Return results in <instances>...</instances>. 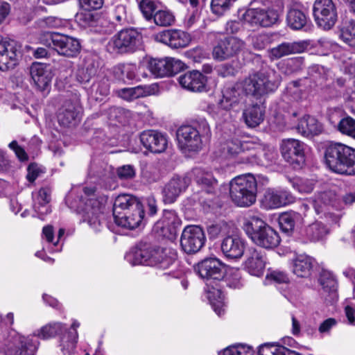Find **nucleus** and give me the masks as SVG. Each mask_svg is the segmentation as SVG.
<instances>
[{"label":"nucleus","instance_id":"1","mask_svg":"<svg viewBox=\"0 0 355 355\" xmlns=\"http://www.w3.org/2000/svg\"><path fill=\"white\" fill-rule=\"evenodd\" d=\"M281 83V76L274 69L267 67L250 74L242 81V87L246 95L256 99L274 92Z\"/></svg>","mask_w":355,"mask_h":355},{"label":"nucleus","instance_id":"2","mask_svg":"<svg viewBox=\"0 0 355 355\" xmlns=\"http://www.w3.org/2000/svg\"><path fill=\"white\" fill-rule=\"evenodd\" d=\"M107 197L96 193L94 187H84L78 206V213L82 216L83 222L87 223L96 232L101 231L103 224L101 215L107 202Z\"/></svg>","mask_w":355,"mask_h":355},{"label":"nucleus","instance_id":"3","mask_svg":"<svg viewBox=\"0 0 355 355\" xmlns=\"http://www.w3.org/2000/svg\"><path fill=\"white\" fill-rule=\"evenodd\" d=\"M325 163L334 173L355 175V149L342 143H331L324 152Z\"/></svg>","mask_w":355,"mask_h":355},{"label":"nucleus","instance_id":"4","mask_svg":"<svg viewBox=\"0 0 355 355\" xmlns=\"http://www.w3.org/2000/svg\"><path fill=\"white\" fill-rule=\"evenodd\" d=\"M243 229L252 241L257 245L270 249L280 243L279 234L265 221L257 216H252L243 224Z\"/></svg>","mask_w":355,"mask_h":355},{"label":"nucleus","instance_id":"5","mask_svg":"<svg viewBox=\"0 0 355 355\" xmlns=\"http://www.w3.org/2000/svg\"><path fill=\"white\" fill-rule=\"evenodd\" d=\"M257 182L251 173L239 175L230 184L232 200L238 206L249 207L256 201Z\"/></svg>","mask_w":355,"mask_h":355},{"label":"nucleus","instance_id":"6","mask_svg":"<svg viewBox=\"0 0 355 355\" xmlns=\"http://www.w3.org/2000/svg\"><path fill=\"white\" fill-rule=\"evenodd\" d=\"M284 10L282 0H275L273 3L266 8H250L243 15V20L252 27H269L279 20Z\"/></svg>","mask_w":355,"mask_h":355},{"label":"nucleus","instance_id":"7","mask_svg":"<svg viewBox=\"0 0 355 355\" xmlns=\"http://www.w3.org/2000/svg\"><path fill=\"white\" fill-rule=\"evenodd\" d=\"M40 44L52 48L57 53L67 58H74L80 53V44L79 41L67 35L55 32H44L40 34Z\"/></svg>","mask_w":355,"mask_h":355},{"label":"nucleus","instance_id":"8","mask_svg":"<svg viewBox=\"0 0 355 355\" xmlns=\"http://www.w3.org/2000/svg\"><path fill=\"white\" fill-rule=\"evenodd\" d=\"M78 327L79 323L74 322L71 324V329L67 331L66 327L62 323H51L42 327L37 335L39 338L48 339L64 331L60 337V346L63 354L69 355L76 348L78 339L76 328Z\"/></svg>","mask_w":355,"mask_h":355},{"label":"nucleus","instance_id":"9","mask_svg":"<svg viewBox=\"0 0 355 355\" xmlns=\"http://www.w3.org/2000/svg\"><path fill=\"white\" fill-rule=\"evenodd\" d=\"M178 144L181 149L198 151L202 148V137L210 136L209 126L202 121L198 128L193 125H182L177 132Z\"/></svg>","mask_w":355,"mask_h":355},{"label":"nucleus","instance_id":"10","mask_svg":"<svg viewBox=\"0 0 355 355\" xmlns=\"http://www.w3.org/2000/svg\"><path fill=\"white\" fill-rule=\"evenodd\" d=\"M141 36L134 28H125L115 34L108 42L107 51L114 54L133 52L141 42Z\"/></svg>","mask_w":355,"mask_h":355},{"label":"nucleus","instance_id":"11","mask_svg":"<svg viewBox=\"0 0 355 355\" xmlns=\"http://www.w3.org/2000/svg\"><path fill=\"white\" fill-rule=\"evenodd\" d=\"M313 13L316 24L324 30L331 29L338 19L337 8L333 0H315Z\"/></svg>","mask_w":355,"mask_h":355},{"label":"nucleus","instance_id":"12","mask_svg":"<svg viewBox=\"0 0 355 355\" xmlns=\"http://www.w3.org/2000/svg\"><path fill=\"white\" fill-rule=\"evenodd\" d=\"M206 237L203 230L198 225H188L182 232L180 246L187 254H191L199 252L204 246Z\"/></svg>","mask_w":355,"mask_h":355},{"label":"nucleus","instance_id":"13","mask_svg":"<svg viewBox=\"0 0 355 355\" xmlns=\"http://www.w3.org/2000/svg\"><path fill=\"white\" fill-rule=\"evenodd\" d=\"M245 46L244 41L237 37H226L220 40L214 47L212 55L214 59L223 61L236 56Z\"/></svg>","mask_w":355,"mask_h":355},{"label":"nucleus","instance_id":"14","mask_svg":"<svg viewBox=\"0 0 355 355\" xmlns=\"http://www.w3.org/2000/svg\"><path fill=\"white\" fill-rule=\"evenodd\" d=\"M20 46L0 35V71L13 69L18 64Z\"/></svg>","mask_w":355,"mask_h":355},{"label":"nucleus","instance_id":"15","mask_svg":"<svg viewBox=\"0 0 355 355\" xmlns=\"http://www.w3.org/2000/svg\"><path fill=\"white\" fill-rule=\"evenodd\" d=\"M181 223L174 211L164 210L162 218L155 223L153 230L157 236L172 240L175 239Z\"/></svg>","mask_w":355,"mask_h":355},{"label":"nucleus","instance_id":"16","mask_svg":"<svg viewBox=\"0 0 355 355\" xmlns=\"http://www.w3.org/2000/svg\"><path fill=\"white\" fill-rule=\"evenodd\" d=\"M280 150L284 159L293 167H301L304 163V146L300 141L295 139H284Z\"/></svg>","mask_w":355,"mask_h":355},{"label":"nucleus","instance_id":"17","mask_svg":"<svg viewBox=\"0 0 355 355\" xmlns=\"http://www.w3.org/2000/svg\"><path fill=\"white\" fill-rule=\"evenodd\" d=\"M184 64L173 58L151 59L148 69L157 77L171 76L183 69Z\"/></svg>","mask_w":355,"mask_h":355},{"label":"nucleus","instance_id":"18","mask_svg":"<svg viewBox=\"0 0 355 355\" xmlns=\"http://www.w3.org/2000/svg\"><path fill=\"white\" fill-rule=\"evenodd\" d=\"M154 39L158 42L168 45L173 49L184 48L190 42V36L184 31L169 29L157 33Z\"/></svg>","mask_w":355,"mask_h":355},{"label":"nucleus","instance_id":"19","mask_svg":"<svg viewBox=\"0 0 355 355\" xmlns=\"http://www.w3.org/2000/svg\"><path fill=\"white\" fill-rule=\"evenodd\" d=\"M82 108L77 99L66 101L60 108L58 119L63 126L75 125L80 121Z\"/></svg>","mask_w":355,"mask_h":355},{"label":"nucleus","instance_id":"20","mask_svg":"<svg viewBox=\"0 0 355 355\" xmlns=\"http://www.w3.org/2000/svg\"><path fill=\"white\" fill-rule=\"evenodd\" d=\"M196 272L200 277L207 280H221L225 275L223 265L216 258H208L198 263Z\"/></svg>","mask_w":355,"mask_h":355},{"label":"nucleus","instance_id":"21","mask_svg":"<svg viewBox=\"0 0 355 355\" xmlns=\"http://www.w3.org/2000/svg\"><path fill=\"white\" fill-rule=\"evenodd\" d=\"M294 200L295 197L286 190L268 189L264 193L261 205L266 209H272L291 204Z\"/></svg>","mask_w":355,"mask_h":355},{"label":"nucleus","instance_id":"22","mask_svg":"<svg viewBox=\"0 0 355 355\" xmlns=\"http://www.w3.org/2000/svg\"><path fill=\"white\" fill-rule=\"evenodd\" d=\"M190 182V179L187 176H173L162 189L164 202H174L180 194L187 189Z\"/></svg>","mask_w":355,"mask_h":355},{"label":"nucleus","instance_id":"23","mask_svg":"<svg viewBox=\"0 0 355 355\" xmlns=\"http://www.w3.org/2000/svg\"><path fill=\"white\" fill-rule=\"evenodd\" d=\"M260 146L255 140L241 141L238 138L227 140L222 146L223 153L227 158H234L246 151L254 150Z\"/></svg>","mask_w":355,"mask_h":355},{"label":"nucleus","instance_id":"24","mask_svg":"<svg viewBox=\"0 0 355 355\" xmlns=\"http://www.w3.org/2000/svg\"><path fill=\"white\" fill-rule=\"evenodd\" d=\"M142 145L152 153L164 152L168 145V139L165 135L156 130L144 131L140 135Z\"/></svg>","mask_w":355,"mask_h":355},{"label":"nucleus","instance_id":"25","mask_svg":"<svg viewBox=\"0 0 355 355\" xmlns=\"http://www.w3.org/2000/svg\"><path fill=\"white\" fill-rule=\"evenodd\" d=\"M149 266L160 269L169 268L176 259V252L168 248H149Z\"/></svg>","mask_w":355,"mask_h":355},{"label":"nucleus","instance_id":"26","mask_svg":"<svg viewBox=\"0 0 355 355\" xmlns=\"http://www.w3.org/2000/svg\"><path fill=\"white\" fill-rule=\"evenodd\" d=\"M243 89L242 82L234 85L226 86L222 91L223 98L219 101V105L224 110H230L243 103Z\"/></svg>","mask_w":355,"mask_h":355},{"label":"nucleus","instance_id":"27","mask_svg":"<svg viewBox=\"0 0 355 355\" xmlns=\"http://www.w3.org/2000/svg\"><path fill=\"white\" fill-rule=\"evenodd\" d=\"M178 83L184 89L195 92L205 90L207 78L199 71H187L178 77Z\"/></svg>","mask_w":355,"mask_h":355},{"label":"nucleus","instance_id":"28","mask_svg":"<svg viewBox=\"0 0 355 355\" xmlns=\"http://www.w3.org/2000/svg\"><path fill=\"white\" fill-rule=\"evenodd\" d=\"M221 250L228 259H240L245 251V243L236 236H228L221 243Z\"/></svg>","mask_w":355,"mask_h":355},{"label":"nucleus","instance_id":"29","mask_svg":"<svg viewBox=\"0 0 355 355\" xmlns=\"http://www.w3.org/2000/svg\"><path fill=\"white\" fill-rule=\"evenodd\" d=\"M307 45L305 41L283 42L270 50V57L272 59H279L291 54L300 53L306 49Z\"/></svg>","mask_w":355,"mask_h":355},{"label":"nucleus","instance_id":"30","mask_svg":"<svg viewBox=\"0 0 355 355\" xmlns=\"http://www.w3.org/2000/svg\"><path fill=\"white\" fill-rule=\"evenodd\" d=\"M31 78L40 91L46 90L50 85L52 75L49 67L42 63H33L31 67Z\"/></svg>","mask_w":355,"mask_h":355},{"label":"nucleus","instance_id":"31","mask_svg":"<svg viewBox=\"0 0 355 355\" xmlns=\"http://www.w3.org/2000/svg\"><path fill=\"white\" fill-rule=\"evenodd\" d=\"M244 266L245 270L251 275L261 276L265 268V261L262 253L255 248L249 249Z\"/></svg>","mask_w":355,"mask_h":355},{"label":"nucleus","instance_id":"32","mask_svg":"<svg viewBox=\"0 0 355 355\" xmlns=\"http://www.w3.org/2000/svg\"><path fill=\"white\" fill-rule=\"evenodd\" d=\"M114 218V222L119 226L130 230L137 228L141 223L144 218V209L141 205L135 209Z\"/></svg>","mask_w":355,"mask_h":355},{"label":"nucleus","instance_id":"33","mask_svg":"<svg viewBox=\"0 0 355 355\" xmlns=\"http://www.w3.org/2000/svg\"><path fill=\"white\" fill-rule=\"evenodd\" d=\"M141 205H142L139 200L132 195H119L115 198L113 205L114 218L128 212L127 211H131L132 209H135Z\"/></svg>","mask_w":355,"mask_h":355},{"label":"nucleus","instance_id":"34","mask_svg":"<svg viewBox=\"0 0 355 355\" xmlns=\"http://www.w3.org/2000/svg\"><path fill=\"white\" fill-rule=\"evenodd\" d=\"M195 181L208 193H213L217 186V181L212 174L202 168H195L192 171Z\"/></svg>","mask_w":355,"mask_h":355},{"label":"nucleus","instance_id":"35","mask_svg":"<svg viewBox=\"0 0 355 355\" xmlns=\"http://www.w3.org/2000/svg\"><path fill=\"white\" fill-rule=\"evenodd\" d=\"M297 130L299 133L305 137L318 135L322 131V125L314 117L309 115L300 119Z\"/></svg>","mask_w":355,"mask_h":355},{"label":"nucleus","instance_id":"36","mask_svg":"<svg viewBox=\"0 0 355 355\" xmlns=\"http://www.w3.org/2000/svg\"><path fill=\"white\" fill-rule=\"evenodd\" d=\"M312 268V259L306 255H298L293 260V272L299 277H308L311 274Z\"/></svg>","mask_w":355,"mask_h":355},{"label":"nucleus","instance_id":"37","mask_svg":"<svg viewBox=\"0 0 355 355\" xmlns=\"http://www.w3.org/2000/svg\"><path fill=\"white\" fill-rule=\"evenodd\" d=\"M205 291L207 298L216 313L220 316L225 313L224 295L220 288L210 286L207 284Z\"/></svg>","mask_w":355,"mask_h":355},{"label":"nucleus","instance_id":"38","mask_svg":"<svg viewBox=\"0 0 355 355\" xmlns=\"http://www.w3.org/2000/svg\"><path fill=\"white\" fill-rule=\"evenodd\" d=\"M245 123L250 128H255L263 122L264 110L258 105H254L246 108L243 112Z\"/></svg>","mask_w":355,"mask_h":355},{"label":"nucleus","instance_id":"39","mask_svg":"<svg viewBox=\"0 0 355 355\" xmlns=\"http://www.w3.org/2000/svg\"><path fill=\"white\" fill-rule=\"evenodd\" d=\"M336 196L331 191H324L317 195L313 200V206L318 214L324 213L329 206L335 205Z\"/></svg>","mask_w":355,"mask_h":355},{"label":"nucleus","instance_id":"40","mask_svg":"<svg viewBox=\"0 0 355 355\" xmlns=\"http://www.w3.org/2000/svg\"><path fill=\"white\" fill-rule=\"evenodd\" d=\"M329 233V227L320 221H315L308 225L304 231L305 236L311 241H318Z\"/></svg>","mask_w":355,"mask_h":355},{"label":"nucleus","instance_id":"41","mask_svg":"<svg viewBox=\"0 0 355 355\" xmlns=\"http://www.w3.org/2000/svg\"><path fill=\"white\" fill-rule=\"evenodd\" d=\"M259 355H302L299 352L289 349L280 343H264L258 351Z\"/></svg>","mask_w":355,"mask_h":355},{"label":"nucleus","instance_id":"42","mask_svg":"<svg viewBox=\"0 0 355 355\" xmlns=\"http://www.w3.org/2000/svg\"><path fill=\"white\" fill-rule=\"evenodd\" d=\"M36 345L29 343L28 338L19 337L13 347H10L7 355H33Z\"/></svg>","mask_w":355,"mask_h":355},{"label":"nucleus","instance_id":"43","mask_svg":"<svg viewBox=\"0 0 355 355\" xmlns=\"http://www.w3.org/2000/svg\"><path fill=\"white\" fill-rule=\"evenodd\" d=\"M51 200V191L48 188H42L38 191L33 205L34 209L40 216H44L51 211L48 205Z\"/></svg>","mask_w":355,"mask_h":355},{"label":"nucleus","instance_id":"44","mask_svg":"<svg viewBox=\"0 0 355 355\" xmlns=\"http://www.w3.org/2000/svg\"><path fill=\"white\" fill-rule=\"evenodd\" d=\"M319 283L324 293L334 298L337 296L338 282L334 275L329 271H322L320 275Z\"/></svg>","mask_w":355,"mask_h":355},{"label":"nucleus","instance_id":"45","mask_svg":"<svg viewBox=\"0 0 355 355\" xmlns=\"http://www.w3.org/2000/svg\"><path fill=\"white\" fill-rule=\"evenodd\" d=\"M149 248L135 249L128 252L125 258L128 262L132 266L146 264L149 266L150 262Z\"/></svg>","mask_w":355,"mask_h":355},{"label":"nucleus","instance_id":"46","mask_svg":"<svg viewBox=\"0 0 355 355\" xmlns=\"http://www.w3.org/2000/svg\"><path fill=\"white\" fill-rule=\"evenodd\" d=\"M288 25L294 30L301 29L306 23L304 13L298 9H291L286 17Z\"/></svg>","mask_w":355,"mask_h":355},{"label":"nucleus","instance_id":"47","mask_svg":"<svg viewBox=\"0 0 355 355\" xmlns=\"http://www.w3.org/2000/svg\"><path fill=\"white\" fill-rule=\"evenodd\" d=\"M107 114L109 120L114 124H125L128 122V118L130 116L131 113L121 107H112L108 110Z\"/></svg>","mask_w":355,"mask_h":355},{"label":"nucleus","instance_id":"48","mask_svg":"<svg viewBox=\"0 0 355 355\" xmlns=\"http://www.w3.org/2000/svg\"><path fill=\"white\" fill-rule=\"evenodd\" d=\"M297 213H284L279 218V224L282 230L284 232H290L293 230L295 225V220L300 218Z\"/></svg>","mask_w":355,"mask_h":355},{"label":"nucleus","instance_id":"49","mask_svg":"<svg viewBox=\"0 0 355 355\" xmlns=\"http://www.w3.org/2000/svg\"><path fill=\"white\" fill-rule=\"evenodd\" d=\"M236 0H211V9L214 14L221 16L229 10Z\"/></svg>","mask_w":355,"mask_h":355},{"label":"nucleus","instance_id":"50","mask_svg":"<svg viewBox=\"0 0 355 355\" xmlns=\"http://www.w3.org/2000/svg\"><path fill=\"white\" fill-rule=\"evenodd\" d=\"M227 286L232 288H239L243 286L241 271L238 268H230L225 278Z\"/></svg>","mask_w":355,"mask_h":355},{"label":"nucleus","instance_id":"51","mask_svg":"<svg viewBox=\"0 0 355 355\" xmlns=\"http://www.w3.org/2000/svg\"><path fill=\"white\" fill-rule=\"evenodd\" d=\"M340 37L350 46L355 44V21H350L342 28Z\"/></svg>","mask_w":355,"mask_h":355},{"label":"nucleus","instance_id":"52","mask_svg":"<svg viewBox=\"0 0 355 355\" xmlns=\"http://www.w3.org/2000/svg\"><path fill=\"white\" fill-rule=\"evenodd\" d=\"M253 349L246 345L236 344L227 347L223 350V355H253Z\"/></svg>","mask_w":355,"mask_h":355},{"label":"nucleus","instance_id":"53","mask_svg":"<svg viewBox=\"0 0 355 355\" xmlns=\"http://www.w3.org/2000/svg\"><path fill=\"white\" fill-rule=\"evenodd\" d=\"M136 66L132 64H119L114 67V73L121 78L132 80L135 78Z\"/></svg>","mask_w":355,"mask_h":355},{"label":"nucleus","instance_id":"54","mask_svg":"<svg viewBox=\"0 0 355 355\" xmlns=\"http://www.w3.org/2000/svg\"><path fill=\"white\" fill-rule=\"evenodd\" d=\"M338 129L341 133L355 139V120L352 117L341 119L338 124Z\"/></svg>","mask_w":355,"mask_h":355},{"label":"nucleus","instance_id":"55","mask_svg":"<svg viewBox=\"0 0 355 355\" xmlns=\"http://www.w3.org/2000/svg\"><path fill=\"white\" fill-rule=\"evenodd\" d=\"M91 93L96 101H101L103 97L109 94V85L105 81L94 83L92 86Z\"/></svg>","mask_w":355,"mask_h":355},{"label":"nucleus","instance_id":"56","mask_svg":"<svg viewBox=\"0 0 355 355\" xmlns=\"http://www.w3.org/2000/svg\"><path fill=\"white\" fill-rule=\"evenodd\" d=\"M153 19L157 26H171L174 21L173 15L165 10H159L154 14Z\"/></svg>","mask_w":355,"mask_h":355},{"label":"nucleus","instance_id":"57","mask_svg":"<svg viewBox=\"0 0 355 355\" xmlns=\"http://www.w3.org/2000/svg\"><path fill=\"white\" fill-rule=\"evenodd\" d=\"M96 16L88 10H85L77 14L76 21L82 26H95L97 21Z\"/></svg>","mask_w":355,"mask_h":355},{"label":"nucleus","instance_id":"58","mask_svg":"<svg viewBox=\"0 0 355 355\" xmlns=\"http://www.w3.org/2000/svg\"><path fill=\"white\" fill-rule=\"evenodd\" d=\"M292 184L294 189L302 193H309L314 188L313 181L307 179L295 178Z\"/></svg>","mask_w":355,"mask_h":355},{"label":"nucleus","instance_id":"59","mask_svg":"<svg viewBox=\"0 0 355 355\" xmlns=\"http://www.w3.org/2000/svg\"><path fill=\"white\" fill-rule=\"evenodd\" d=\"M119 95L122 98L130 101L142 96L144 90L141 87L123 88L119 91Z\"/></svg>","mask_w":355,"mask_h":355},{"label":"nucleus","instance_id":"60","mask_svg":"<svg viewBox=\"0 0 355 355\" xmlns=\"http://www.w3.org/2000/svg\"><path fill=\"white\" fill-rule=\"evenodd\" d=\"M112 17L119 24H125L128 21L125 6L122 4L116 6L112 12Z\"/></svg>","mask_w":355,"mask_h":355},{"label":"nucleus","instance_id":"61","mask_svg":"<svg viewBox=\"0 0 355 355\" xmlns=\"http://www.w3.org/2000/svg\"><path fill=\"white\" fill-rule=\"evenodd\" d=\"M139 7L146 19L149 20L153 17L155 6L153 1L150 0H143L139 4Z\"/></svg>","mask_w":355,"mask_h":355},{"label":"nucleus","instance_id":"62","mask_svg":"<svg viewBox=\"0 0 355 355\" xmlns=\"http://www.w3.org/2000/svg\"><path fill=\"white\" fill-rule=\"evenodd\" d=\"M96 26L98 27V31L104 34H110L115 28L114 23L107 20L104 17H98Z\"/></svg>","mask_w":355,"mask_h":355},{"label":"nucleus","instance_id":"63","mask_svg":"<svg viewBox=\"0 0 355 355\" xmlns=\"http://www.w3.org/2000/svg\"><path fill=\"white\" fill-rule=\"evenodd\" d=\"M10 149L14 151L16 157L20 162H26L28 159V156L26 153L24 148L18 144V142L15 140L11 141L8 144Z\"/></svg>","mask_w":355,"mask_h":355},{"label":"nucleus","instance_id":"64","mask_svg":"<svg viewBox=\"0 0 355 355\" xmlns=\"http://www.w3.org/2000/svg\"><path fill=\"white\" fill-rule=\"evenodd\" d=\"M144 177L149 183L155 182L160 178L159 169L154 165H151L144 172Z\"/></svg>","mask_w":355,"mask_h":355}]
</instances>
